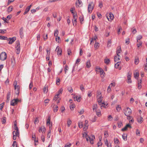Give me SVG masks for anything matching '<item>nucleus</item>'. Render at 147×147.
Listing matches in <instances>:
<instances>
[{
	"label": "nucleus",
	"instance_id": "nucleus-1",
	"mask_svg": "<svg viewBox=\"0 0 147 147\" xmlns=\"http://www.w3.org/2000/svg\"><path fill=\"white\" fill-rule=\"evenodd\" d=\"M94 4L93 2L89 3L88 5V10L89 13H91L94 7Z\"/></svg>",
	"mask_w": 147,
	"mask_h": 147
},
{
	"label": "nucleus",
	"instance_id": "nucleus-2",
	"mask_svg": "<svg viewBox=\"0 0 147 147\" xmlns=\"http://www.w3.org/2000/svg\"><path fill=\"white\" fill-rule=\"evenodd\" d=\"M16 54H18L20 52V42L19 41H16Z\"/></svg>",
	"mask_w": 147,
	"mask_h": 147
},
{
	"label": "nucleus",
	"instance_id": "nucleus-3",
	"mask_svg": "<svg viewBox=\"0 0 147 147\" xmlns=\"http://www.w3.org/2000/svg\"><path fill=\"white\" fill-rule=\"evenodd\" d=\"M131 113V110L129 108H127L125 110L124 114L126 116H128Z\"/></svg>",
	"mask_w": 147,
	"mask_h": 147
},
{
	"label": "nucleus",
	"instance_id": "nucleus-4",
	"mask_svg": "<svg viewBox=\"0 0 147 147\" xmlns=\"http://www.w3.org/2000/svg\"><path fill=\"white\" fill-rule=\"evenodd\" d=\"M7 54L5 52H2L0 56V58L1 60L2 61L5 60L7 58Z\"/></svg>",
	"mask_w": 147,
	"mask_h": 147
},
{
	"label": "nucleus",
	"instance_id": "nucleus-5",
	"mask_svg": "<svg viewBox=\"0 0 147 147\" xmlns=\"http://www.w3.org/2000/svg\"><path fill=\"white\" fill-rule=\"evenodd\" d=\"M16 40V38L15 37H13L12 38H7V41H9L8 44H12Z\"/></svg>",
	"mask_w": 147,
	"mask_h": 147
},
{
	"label": "nucleus",
	"instance_id": "nucleus-6",
	"mask_svg": "<svg viewBox=\"0 0 147 147\" xmlns=\"http://www.w3.org/2000/svg\"><path fill=\"white\" fill-rule=\"evenodd\" d=\"M19 100L18 99H14L11 101V105L14 106L17 104Z\"/></svg>",
	"mask_w": 147,
	"mask_h": 147
},
{
	"label": "nucleus",
	"instance_id": "nucleus-7",
	"mask_svg": "<svg viewBox=\"0 0 147 147\" xmlns=\"http://www.w3.org/2000/svg\"><path fill=\"white\" fill-rule=\"evenodd\" d=\"M15 90V93L18 95L19 93L20 92V86L19 85H17V86H15V88H14Z\"/></svg>",
	"mask_w": 147,
	"mask_h": 147
},
{
	"label": "nucleus",
	"instance_id": "nucleus-8",
	"mask_svg": "<svg viewBox=\"0 0 147 147\" xmlns=\"http://www.w3.org/2000/svg\"><path fill=\"white\" fill-rule=\"evenodd\" d=\"M55 51H57V55H61L62 53V51L61 49H59V46L57 47L55 50Z\"/></svg>",
	"mask_w": 147,
	"mask_h": 147
},
{
	"label": "nucleus",
	"instance_id": "nucleus-9",
	"mask_svg": "<svg viewBox=\"0 0 147 147\" xmlns=\"http://www.w3.org/2000/svg\"><path fill=\"white\" fill-rule=\"evenodd\" d=\"M131 73L130 72L128 73V75L127 76L128 81L127 82L128 83H131Z\"/></svg>",
	"mask_w": 147,
	"mask_h": 147
},
{
	"label": "nucleus",
	"instance_id": "nucleus-10",
	"mask_svg": "<svg viewBox=\"0 0 147 147\" xmlns=\"http://www.w3.org/2000/svg\"><path fill=\"white\" fill-rule=\"evenodd\" d=\"M137 120L138 122L140 123H141L144 120L143 118L141 116H138L137 118Z\"/></svg>",
	"mask_w": 147,
	"mask_h": 147
},
{
	"label": "nucleus",
	"instance_id": "nucleus-11",
	"mask_svg": "<svg viewBox=\"0 0 147 147\" xmlns=\"http://www.w3.org/2000/svg\"><path fill=\"white\" fill-rule=\"evenodd\" d=\"M82 3V2L80 0H77L76 2V7H80V5Z\"/></svg>",
	"mask_w": 147,
	"mask_h": 147
},
{
	"label": "nucleus",
	"instance_id": "nucleus-12",
	"mask_svg": "<svg viewBox=\"0 0 147 147\" xmlns=\"http://www.w3.org/2000/svg\"><path fill=\"white\" fill-rule=\"evenodd\" d=\"M50 120H51V116H49L48 117L47 119V125L49 126V125L50 126L51 125V124L52 125V123H50Z\"/></svg>",
	"mask_w": 147,
	"mask_h": 147
},
{
	"label": "nucleus",
	"instance_id": "nucleus-13",
	"mask_svg": "<svg viewBox=\"0 0 147 147\" xmlns=\"http://www.w3.org/2000/svg\"><path fill=\"white\" fill-rule=\"evenodd\" d=\"M11 96V92H9L7 93V100H6V102H9V100Z\"/></svg>",
	"mask_w": 147,
	"mask_h": 147
},
{
	"label": "nucleus",
	"instance_id": "nucleus-14",
	"mask_svg": "<svg viewBox=\"0 0 147 147\" xmlns=\"http://www.w3.org/2000/svg\"><path fill=\"white\" fill-rule=\"evenodd\" d=\"M121 57L119 55H117L115 56L114 58V60L115 62L119 61Z\"/></svg>",
	"mask_w": 147,
	"mask_h": 147
},
{
	"label": "nucleus",
	"instance_id": "nucleus-15",
	"mask_svg": "<svg viewBox=\"0 0 147 147\" xmlns=\"http://www.w3.org/2000/svg\"><path fill=\"white\" fill-rule=\"evenodd\" d=\"M52 125L51 124V125L50 126L49 125V132H48L47 134V136L49 138H50L51 135V130L52 129Z\"/></svg>",
	"mask_w": 147,
	"mask_h": 147
},
{
	"label": "nucleus",
	"instance_id": "nucleus-16",
	"mask_svg": "<svg viewBox=\"0 0 147 147\" xmlns=\"http://www.w3.org/2000/svg\"><path fill=\"white\" fill-rule=\"evenodd\" d=\"M23 27H21L20 30V36L22 38L23 36Z\"/></svg>",
	"mask_w": 147,
	"mask_h": 147
},
{
	"label": "nucleus",
	"instance_id": "nucleus-17",
	"mask_svg": "<svg viewBox=\"0 0 147 147\" xmlns=\"http://www.w3.org/2000/svg\"><path fill=\"white\" fill-rule=\"evenodd\" d=\"M121 47H118L116 51L117 55H119V54L121 53Z\"/></svg>",
	"mask_w": 147,
	"mask_h": 147
},
{
	"label": "nucleus",
	"instance_id": "nucleus-18",
	"mask_svg": "<svg viewBox=\"0 0 147 147\" xmlns=\"http://www.w3.org/2000/svg\"><path fill=\"white\" fill-rule=\"evenodd\" d=\"M97 94L96 97L97 98H102V96L101 93L100 92H98L97 93Z\"/></svg>",
	"mask_w": 147,
	"mask_h": 147
},
{
	"label": "nucleus",
	"instance_id": "nucleus-19",
	"mask_svg": "<svg viewBox=\"0 0 147 147\" xmlns=\"http://www.w3.org/2000/svg\"><path fill=\"white\" fill-rule=\"evenodd\" d=\"M139 73L138 72H136L135 73H134V78L136 79H138V77L139 76Z\"/></svg>",
	"mask_w": 147,
	"mask_h": 147
},
{
	"label": "nucleus",
	"instance_id": "nucleus-20",
	"mask_svg": "<svg viewBox=\"0 0 147 147\" xmlns=\"http://www.w3.org/2000/svg\"><path fill=\"white\" fill-rule=\"evenodd\" d=\"M53 109L54 111L55 112H57L58 109V106L56 105H54Z\"/></svg>",
	"mask_w": 147,
	"mask_h": 147
},
{
	"label": "nucleus",
	"instance_id": "nucleus-21",
	"mask_svg": "<svg viewBox=\"0 0 147 147\" xmlns=\"http://www.w3.org/2000/svg\"><path fill=\"white\" fill-rule=\"evenodd\" d=\"M98 69L99 70V72H100L101 75H102L105 74L102 68L99 67L98 68Z\"/></svg>",
	"mask_w": 147,
	"mask_h": 147
},
{
	"label": "nucleus",
	"instance_id": "nucleus-22",
	"mask_svg": "<svg viewBox=\"0 0 147 147\" xmlns=\"http://www.w3.org/2000/svg\"><path fill=\"white\" fill-rule=\"evenodd\" d=\"M98 103L99 105H100V107L101 108H102V107H105V104L104 102H100Z\"/></svg>",
	"mask_w": 147,
	"mask_h": 147
},
{
	"label": "nucleus",
	"instance_id": "nucleus-23",
	"mask_svg": "<svg viewBox=\"0 0 147 147\" xmlns=\"http://www.w3.org/2000/svg\"><path fill=\"white\" fill-rule=\"evenodd\" d=\"M122 138L125 141L127 140V135L125 134H123L122 135Z\"/></svg>",
	"mask_w": 147,
	"mask_h": 147
},
{
	"label": "nucleus",
	"instance_id": "nucleus-24",
	"mask_svg": "<svg viewBox=\"0 0 147 147\" xmlns=\"http://www.w3.org/2000/svg\"><path fill=\"white\" fill-rule=\"evenodd\" d=\"M67 90L70 93H72L73 92V90L71 86H69L67 88Z\"/></svg>",
	"mask_w": 147,
	"mask_h": 147
},
{
	"label": "nucleus",
	"instance_id": "nucleus-25",
	"mask_svg": "<svg viewBox=\"0 0 147 147\" xmlns=\"http://www.w3.org/2000/svg\"><path fill=\"white\" fill-rule=\"evenodd\" d=\"M13 131V133L16 136L18 137H19V130H18V131Z\"/></svg>",
	"mask_w": 147,
	"mask_h": 147
},
{
	"label": "nucleus",
	"instance_id": "nucleus-26",
	"mask_svg": "<svg viewBox=\"0 0 147 147\" xmlns=\"http://www.w3.org/2000/svg\"><path fill=\"white\" fill-rule=\"evenodd\" d=\"M63 91V89L62 88H61L58 91L57 94L59 96L60 94H61Z\"/></svg>",
	"mask_w": 147,
	"mask_h": 147
},
{
	"label": "nucleus",
	"instance_id": "nucleus-27",
	"mask_svg": "<svg viewBox=\"0 0 147 147\" xmlns=\"http://www.w3.org/2000/svg\"><path fill=\"white\" fill-rule=\"evenodd\" d=\"M114 142L115 144H119V140L117 138H115L114 139Z\"/></svg>",
	"mask_w": 147,
	"mask_h": 147
},
{
	"label": "nucleus",
	"instance_id": "nucleus-28",
	"mask_svg": "<svg viewBox=\"0 0 147 147\" xmlns=\"http://www.w3.org/2000/svg\"><path fill=\"white\" fill-rule=\"evenodd\" d=\"M111 39H110L108 40L107 46L108 47H111Z\"/></svg>",
	"mask_w": 147,
	"mask_h": 147
},
{
	"label": "nucleus",
	"instance_id": "nucleus-29",
	"mask_svg": "<svg viewBox=\"0 0 147 147\" xmlns=\"http://www.w3.org/2000/svg\"><path fill=\"white\" fill-rule=\"evenodd\" d=\"M117 110L118 111H120L121 110V107L120 105H118L116 107Z\"/></svg>",
	"mask_w": 147,
	"mask_h": 147
},
{
	"label": "nucleus",
	"instance_id": "nucleus-30",
	"mask_svg": "<svg viewBox=\"0 0 147 147\" xmlns=\"http://www.w3.org/2000/svg\"><path fill=\"white\" fill-rule=\"evenodd\" d=\"M14 125V129L15 130H16V131H18V130H19V129H18V127L17 125L16 122H15Z\"/></svg>",
	"mask_w": 147,
	"mask_h": 147
},
{
	"label": "nucleus",
	"instance_id": "nucleus-31",
	"mask_svg": "<svg viewBox=\"0 0 147 147\" xmlns=\"http://www.w3.org/2000/svg\"><path fill=\"white\" fill-rule=\"evenodd\" d=\"M90 63L89 61H88L86 63V66L87 67L89 68L90 67Z\"/></svg>",
	"mask_w": 147,
	"mask_h": 147
},
{
	"label": "nucleus",
	"instance_id": "nucleus-32",
	"mask_svg": "<svg viewBox=\"0 0 147 147\" xmlns=\"http://www.w3.org/2000/svg\"><path fill=\"white\" fill-rule=\"evenodd\" d=\"M71 122H72L70 119H68L67 121V124L68 127H69L70 126L71 123Z\"/></svg>",
	"mask_w": 147,
	"mask_h": 147
},
{
	"label": "nucleus",
	"instance_id": "nucleus-33",
	"mask_svg": "<svg viewBox=\"0 0 147 147\" xmlns=\"http://www.w3.org/2000/svg\"><path fill=\"white\" fill-rule=\"evenodd\" d=\"M60 81V80L59 78H57L56 80V84L59 85V83Z\"/></svg>",
	"mask_w": 147,
	"mask_h": 147
},
{
	"label": "nucleus",
	"instance_id": "nucleus-34",
	"mask_svg": "<svg viewBox=\"0 0 147 147\" xmlns=\"http://www.w3.org/2000/svg\"><path fill=\"white\" fill-rule=\"evenodd\" d=\"M0 39L1 40H5L7 39V37L3 36H0Z\"/></svg>",
	"mask_w": 147,
	"mask_h": 147
},
{
	"label": "nucleus",
	"instance_id": "nucleus-35",
	"mask_svg": "<svg viewBox=\"0 0 147 147\" xmlns=\"http://www.w3.org/2000/svg\"><path fill=\"white\" fill-rule=\"evenodd\" d=\"M120 63V62H117V63L116 64H115V67L116 68H118L119 66Z\"/></svg>",
	"mask_w": 147,
	"mask_h": 147
},
{
	"label": "nucleus",
	"instance_id": "nucleus-36",
	"mask_svg": "<svg viewBox=\"0 0 147 147\" xmlns=\"http://www.w3.org/2000/svg\"><path fill=\"white\" fill-rule=\"evenodd\" d=\"M13 9V7L12 6H9L8 7L7 9V11L8 12H10Z\"/></svg>",
	"mask_w": 147,
	"mask_h": 147
},
{
	"label": "nucleus",
	"instance_id": "nucleus-37",
	"mask_svg": "<svg viewBox=\"0 0 147 147\" xmlns=\"http://www.w3.org/2000/svg\"><path fill=\"white\" fill-rule=\"evenodd\" d=\"M105 63L107 65L110 62V60L109 59H105Z\"/></svg>",
	"mask_w": 147,
	"mask_h": 147
},
{
	"label": "nucleus",
	"instance_id": "nucleus-38",
	"mask_svg": "<svg viewBox=\"0 0 147 147\" xmlns=\"http://www.w3.org/2000/svg\"><path fill=\"white\" fill-rule=\"evenodd\" d=\"M97 108V105L96 104H94L93 106V109L94 111V110L95 111H96V110Z\"/></svg>",
	"mask_w": 147,
	"mask_h": 147
},
{
	"label": "nucleus",
	"instance_id": "nucleus-39",
	"mask_svg": "<svg viewBox=\"0 0 147 147\" xmlns=\"http://www.w3.org/2000/svg\"><path fill=\"white\" fill-rule=\"evenodd\" d=\"M139 63V60L138 58H136L135 59V63L136 65H137Z\"/></svg>",
	"mask_w": 147,
	"mask_h": 147
},
{
	"label": "nucleus",
	"instance_id": "nucleus-40",
	"mask_svg": "<svg viewBox=\"0 0 147 147\" xmlns=\"http://www.w3.org/2000/svg\"><path fill=\"white\" fill-rule=\"evenodd\" d=\"M118 127L119 128H120L123 125V124L121 122H118Z\"/></svg>",
	"mask_w": 147,
	"mask_h": 147
},
{
	"label": "nucleus",
	"instance_id": "nucleus-41",
	"mask_svg": "<svg viewBox=\"0 0 147 147\" xmlns=\"http://www.w3.org/2000/svg\"><path fill=\"white\" fill-rule=\"evenodd\" d=\"M74 20L73 21V24L74 26H76V25L77 21V19H74Z\"/></svg>",
	"mask_w": 147,
	"mask_h": 147
},
{
	"label": "nucleus",
	"instance_id": "nucleus-42",
	"mask_svg": "<svg viewBox=\"0 0 147 147\" xmlns=\"http://www.w3.org/2000/svg\"><path fill=\"white\" fill-rule=\"evenodd\" d=\"M142 36L141 35H140L138 36L137 38V42H138V41L139 40H140V39H142Z\"/></svg>",
	"mask_w": 147,
	"mask_h": 147
},
{
	"label": "nucleus",
	"instance_id": "nucleus-43",
	"mask_svg": "<svg viewBox=\"0 0 147 147\" xmlns=\"http://www.w3.org/2000/svg\"><path fill=\"white\" fill-rule=\"evenodd\" d=\"M59 32L57 30H56L55 31L54 35L56 37H57V35H58Z\"/></svg>",
	"mask_w": 147,
	"mask_h": 147
},
{
	"label": "nucleus",
	"instance_id": "nucleus-44",
	"mask_svg": "<svg viewBox=\"0 0 147 147\" xmlns=\"http://www.w3.org/2000/svg\"><path fill=\"white\" fill-rule=\"evenodd\" d=\"M131 31L132 33L134 34L137 32V31L135 28H133L131 29Z\"/></svg>",
	"mask_w": 147,
	"mask_h": 147
},
{
	"label": "nucleus",
	"instance_id": "nucleus-45",
	"mask_svg": "<svg viewBox=\"0 0 147 147\" xmlns=\"http://www.w3.org/2000/svg\"><path fill=\"white\" fill-rule=\"evenodd\" d=\"M94 46L95 48L97 49L99 46V43L98 42H95Z\"/></svg>",
	"mask_w": 147,
	"mask_h": 147
},
{
	"label": "nucleus",
	"instance_id": "nucleus-46",
	"mask_svg": "<svg viewBox=\"0 0 147 147\" xmlns=\"http://www.w3.org/2000/svg\"><path fill=\"white\" fill-rule=\"evenodd\" d=\"M80 89L82 92H83L84 91V88L83 84H81L80 85Z\"/></svg>",
	"mask_w": 147,
	"mask_h": 147
},
{
	"label": "nucleus",
	"instance_id": "nucleus-47",
	"mask_svg": "<svg viewBox=\"0 0 147 147\" xmlns=\"http://www.w3.org/2000/svg\"><path fill=\"white\" fill-rule=\"evenodd\" d=\"M138 43L137 44V45L138 48H139L140 46L142 45V42H138Z\"/></svg>",
	"mask_w": 147,
	"mask_h": 147
},
{
	"label": "nucleus",
	"instance_id": "nucleus-48",
	"mask_svg": "<svg viewBox=\"0 0 147 147\" xmlns=\"http://www.w3.org/2000/svg\"><path fill=\"white\" fill-rule=\"evenodd\" d=\"M92 137H93V139L91 140L90 138H89L90 140V143L92 144H93V140L95 138L94 136H92Z\"/></svg>",
	"mask_w": 147,
	"mask_h": 147
},
{
	"label": "nucleus",
	"instance_id": "nucleus-49",
	"mask_svg": "<svg viewBox=\"0 0 147 147\" xmlns=\"http://www.w3.org/2000/svg\"><path fill=\"white\" fill-rule=\"evenodd\" d=\"M68 67L67 65H65L64 68V71H65V73L66 74L67 72V71L68 70Z\"/></svg>",
	"mask_w": 147,
	"mask_h": 147
},
{
	"label": "nucleus",
	"instance_id": "nucleus-50",
	"mask_svg": "<svg viewBox=\"0 0 147 147\" xmlns=\"http://www.w3.org/2000/svg\"><path fill=\"white\" fill-rule=\"evenodd\" d=\"M12 146H13V147H17V143L16 141H13Z\"/></svg>",
	"mask_w": 147,
	"mask_h": 147
},
{
	"label": "nucleus",
	"instance_id": "nucleus-51",
	"mask_svg": "<svg viewBox=\"0 0 147 147\" xmlns=\"http://www.w3.org/2000/svg\"><path fill=\"white\" fill-rule=\"evenodd\" d=\"M30 9H28L27 7L26 9V10L24 11V15L26 14L30 10Z\"/></svg>",
	"mask_w": 147,
	"mask_h": 147
},
{
	"label": "nucleus",
	"instance_id": "nucleus-52",
	"mask_svg": "<svg viewBox=\"0 0 147 147\" xmlns=\"http://www.w3.org/2000/svg\"><path fill=\"white\" fill-rule=\"evenodd\" d=\"M78 112L80 115H82L84 113V110L83 109H82L80 111H78Z\"/></svg>",
	"mask_w": 147,
	"mask_h": 147
},
{
	"label": "nucleus",
	"instance_id": "nucleus-53",
	"mask_svg": "<svg viewBox=\"0 0 147 147\" xmlns=\"http://www.w3.org/2000/svg\"><path fill=\"white\" fill-rule=\"evenodd\" d=\"M67 54L69 55L71 54V52L70 49H68L67 50Z\"/></svg>",
	"mask_w": 147,
	"mask_h": 147
},
{
	"label": "nucleus",
	"instance_id": "nucleus-54",
	"mask_svg": "<svg viewBox=\"0 0 147 147\" xmlns=\"http://www.w3.org/2000/svg\"><path fill=\"white\" fill-rule=\"evenodd\" d=\"M109 17L111 20H112L113 19V16L111 13H109Z\"/></svg>",
	"mask_w": 147,
	"mask_h": 147
},
{
	"label": "nucleus",
	"instance_id": "nucleus-55",
	"mask_svg": "<svg viewBox=\"0 0 147 147\" xmlns=\"http://www.w3.org/2000/svg\"><path fill=\"white\" fill-rule=\"evenodd\" d=\"M95 111L96 112V115L100 117L101 116V113L100 111Z\"/></svg>",
	"mask_w": 147,
	"mask_h": 147
},
{
	"label": "nucleus",
	"instance_id": "nucleus-56",
	"mask_svg": "<svg viewBox=\"0 0 147 147\" xmlns=\"http://www.w3.org/2000/svg\"><path fill=\"white\" fill-rule=\"evenodd\" d=\"M42 133H45V131H46V129H45V127L44 126H42Z\"/></svg>",
	"mask_w": 147,
	"mask_h": 147
},
{
	"label": "nucleus",
	"instance_id": "nucleus-57",
	"mask_svg": "<svg viewBox=\"0 0 147 147\" xmlns=\"http://www.w3.org/2000/svg\"><path fill=\"white\" fill-rule=\"evenodd\" d=\"M113 117L111 115H109L108 117V121H111Z\"/></svg>",
	"mask_w": 147,
	"mask_h": 147
},
{
	"label": "nucleus",
	"instance_id": "nucleus-58",
	"mask_svg": "<svg viewBox=\"0 0 147 147\" xmlns=\"http://www.w3.org/2000/svg\"><path fill=\"white\" fill-rule=\"evenodd\" d=\"M122 30V28L121 26L119 27V29H118V30L117 32V33L118 34H120V31H121Z\"/></svg>",
	"mask_w": 147,
	"mask_h": 147
},
{
	"label": "nucleus",
	"instance_id": "nucleus-59",
	"mask_svg": "<svg viewBox=\"0 0 147 147\" xmlns=\"http://www.w3.org/2000/svg\"><path fill=\"white\" fill-rule=\"evenodd\" d=\"M73 15L74 17V19H77V15L76 13H74L73 14Z\"/></svg>",
	"mask_w": 147,
	"mask_h": 147
},
{
	"label": "nucleus",
	"instance_id": "nucleus-60",
	"mask_svg": "<svg viewBox=\"0 0 147 147\" xmlns=\"http://www.w3.org/2000/svg\"><path fill=\"white\" fill-rule=\"evenodd\" d=\"M109 136L108 133L107 131H105L104 132V136L105 137H107Z\"/></svg>",
	"mask_w": 147,
	"mask_h": 147
},
{
	"label": "nucleus",
	"instance_id": "nucleus-61",
	"mask_svg": "<svg viewBox=\"0 0 147 147\" xmlns=\"http://www.w3.org/2000/svg\"><path fill=\"white\" fill-rule=\"evenodd\" d=\"M75 10V9L74 7L71 8L70 9V11H71V13L73 14L74 13V11Z\"/></svg>",
	"mask_w": 147,
	"mask_h": 147
},
{
	"label": "nucleus",
	"instance_id": "nucleus-62",
	"mask_svg": "<svg viewBox=\"0 0 147 147\" xmlns=\"http://www.w3.org/2000/svg\"><path fill=\"white\" fill-rule=\"evenodd\" d=\"M58 95L57 94H56L53 100L55 101H56L57 98H58Z\"/></svg>",
	"mask_w": 147,
	"mask_h": 147
},
{
	"label": "nucleus",
	"instance_id": "nucleus-63",
	"mask_svg": "<svg viewBox=\"0 0 147 147\" xmlns=\"http://www.w3.org/2000/svg\"><path fill=\"white\" fill-rule=\"evenodd\" d=\"M33 83L32 82H31L29 86V88L30 89H31L32 87Z\"/></svg>",
	"mask_w": 147,
	"mask_h": 147
},
{
	"label": "nucleus",
	"instance_id": "nucleus-64",
	"mask_svg": "<svg viewBox=\"0 0 147 147\" xmlns=\"http://www.w3.org/2000/svg\"><path fill=\"white\" fill-rule=\"evenodd\" d=\"M38 122L39 121L38 118H36L35 120L34 121V123H35V124H36V123H38Z\"/></svg>",
	"mask_w": 147,
	"mask_h": 147
}]
</instances>
